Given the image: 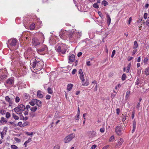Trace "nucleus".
I'll return each mask as SVG.
<instances>
[{
    "label": "nucleus",
    "instance_id": "obj_61",
    "mask_svg": "<svg viewBox=\"0 0 149 149\" xmlns=\"http://www.w3.org/2000/svg\"><path fill=\"white\" fill-rule=\"evenodd\" d=\"M15 140L18 142H20V140L17 138L15 137Z\"/></svg>",
    "mask_w": 149,
    "mask_h": 149
},
{
    "label": "nucleus",
    "instance_id": "obj_27",
    "mask_svg": "<svg viewBox=\"0 0 149 149\" xmlns=\"http://www.w3.org/2000/svg\"><path fill=\"white\" fill-rule=\"evenodd\" d=\"M0 122L1 123L3 124L5 123H6L7 122V121L5 120V119L4 117H2L1 119Z\"/></svg>",
    "mask_w": 149,
    "mask_h": 149
},
{
    "label": "nucleus",
    "instance_id": "obj_13",
    "mask_svg": "<svg viewBox=\"0 0 149 149\" xmlns=\"http://www.w3.org/2000/svg\"><path fill=\"white\" fill-rule=\"evenodd\" d=\"M96 132L94 131H90L88 132V136L90 138L95 136L96 135Z\"/></svg>",
    "mask_w": 149,
    "mask_h": 149
},
{
    "label": "nucleus",
    "instance_id": "obj_4",
    "mask_svg": "<svg viewBox=\"0 0 149 149\" xmlns=\"http://www.w3.org/2000/svg\"><path fill=\"white\" fill-rule=\"evenodd\" d=\"M68 48V46L65 44L63 43H58L55 47V50L57 52H60L62 54L65 53Z\"/></svg>",
    "mask_w": 149,
    "mask_h": 149
},
{
    "label": "nucleus",
    "instance_id": "obj_34",
    "mask_svg": "<svg viewBox=\"0 0 149 149\" xmlns=\"http://www.w3.org/2000/svg\"><path fill=\"white\" fill-rule=\"evenodd\" d=\"M35 134V133L33 132H26V135H27L31 136V137H32L33 135V134Z\"/></svg>",
    "mask_w": 149,
    "mask_h": 149
},
{
    "label": "nucleus",
    "instance_id": "obj_53",
    "mask_svg": "<svg viewBox=\"0 0 149 149\" xmlns=\"http://www.w3.org/2000/svg\"><path fill=\"white\" fill-rule=\"evenodd\" d=\"M77 70L76 69H74L73 70L72 72V74H74L76 72H77Z\"/></svg>",
    "mask_w": 149,
    "mask_h": 149
},
{
    "label": "nucleus",
    "instance_id": "obj_48",
    "mask_svg": "<svg viewBox=\"0 0 149 149\" xmlns=\"http://www.w3.org/2000/svg\"><path fill=\"white\" fill-rule=\"evenodd\" d=\"M146 25L149 26V17H148V19L146 22Z\"/></svg>",
    "mask_w": 149,
    "mask_h": 149
},
{
    "label": "nucleus",
    "instance_id": "obj_50",
    "mask_svg": "<svg viewBox=\"0 0 149 149\" xmlns=\"http://www.w3.org/2000/svg\"><path fill=\"white\" fill-rule=\"evenodd\" d=\"M148 14L147 13H145L143 16V18L145 19H146L147 18Z\"/></svg>",
    "mask_w": 149,
    "mask_h": 149
},
{
    "label": "nucleus",
    "instance_id": "obj_20",
    "mask_svg": "<svg viewBox=\"0 0 149 149\" xmlns=\"http://www.w3.org/2000/svg\"><path fill=\"white\" fill-rule=\"evenodd\" d=\"M107 23L108 25L109 26L111 23V19L110 17V16L108 15H107Z\"/></svg>",
    "mask_w": 149,
    "mask_h": 149
},
{
    "label": "nucleus",
    "instance_id": "obj_57",
    "mask_svg": "<svg viewBox=\"0 0 149 149\" xmlns=\"http://www.w3.org/2000/svg\"><path fill=\"white\" fill-rule=\"evenodd\" d=\"M148 59L147 57L145 58L143 60L144 63H146L148 61Z\"/></svg>",
    "mask_w": 149,
    "mask_h": 149
},
{
    "label": "nucleus",
    "instance_id": "obj_62",
    "mask_svg": "<svg viewBox=\"0 0 149 149\" xmlns=\"http://www.w3.org/2000/svg\"><path fill=\"white\" fill-rule=\"evenodd\" d=\"M104 128H101L100 129V131L102 133H103L104 131Z\"/></svg>",
    "mask_w": 149,
    "mask_h": 149
},
{
    "label": "nucleus",
    "instance_id": "obj_8",
    "mask_svg": "<svg viewBox=\"0 0 149 149\" xmlns=\"http://www.w3.org/2000/svg\"><path fill=\"white\" fill-rule=\"evenodd\" d=\"M79 78L81 80V83H82V85L83 86H87L89 85V81L88 80L86 79V81H85L84 74H80Z\"/></svg>",
    "mask_w": 149,
    "mask_h": 149
},
{
    "label": "nucleus",
    "instance_id": "obj_60",
    "mask_svg": "<svg viewBox=\"0 0 149 149\" xmlns=\"http://www.w3.org/2000/svg\"><path fill=\"white\" fill-rule=\"evenodd\" d=\"M59 147L58 145H56L54 147L53 149H59Z\"/></svg>",
    "mask_w": 149,
    "mask_h": 149
},
{
    "label": "nucleus",
    "instance_id": "obj_56",
    "mask_svg": "<svg viewBox=\"0 0 149 149\" xmlns=\"http://www.w3.org/2000/svg\"><path fill=\"white\" fill-rule=\"evenodd\" d=\"M137 51V49H135V50H134L133 51V52H132V56H133V55H134L135 54L136 52Z\"/></svg>",
    "mask_w": 149,
    "mask_h": 149
},
{
    "label": "nucleus",
    "instance_id": "obj_49",
    "mask_svg": "<svg viewBox=\"0 0 149 149\" xmlns=\"http://www.w3.org/2000/svg\"><path fill=\"white\" fill-rule=\"evenodd\" d=\"M116 53V51L115 50H113L112 53V54L111 55V57L113 58L114 55H115Z\"/></svg>",
    "mask_w": 149,
    "mask_h": 149
},
{
    "label": "nucleus",
    "instance_id": "obj_38",
    "mask_svg": "<svg viewBox=\"0 0 149 149\" xmlns=\"http://www.w3.org/2000/svg\"><path fill=\"white\" fill-rule=\"evenodd\" d=\"M15 102L16 103H18L19 102L20 100L19 97L18 96H16L15 98Z\"/></svg>",
    "mask_w": 149,
    "mask_h": 149
},
{
    "label": "nucleus",
    "instance_id": "obj_32",
    "mask_svg": "<svg viewBox=\"0 0 149 149\" xmlns=\"http://www.w3.org/2000/svg\"><path fill=\"white\" fill-rule=\"evenodd\" d=\"M80 114H77L75 117V121H78L79 119Z\"/></svg>",
    "mask_w": 149,
    "mask_h": 149
},
{
    "label": "nucleus",
    "instance_id": "obj_19",
    "mask_svg": "<svg viewBox=\"0 0 149 149\" xmlns=\"http://www.w3.org/2000/svg\"><path fill=\"white\" fill-rule=\"evenodd\" d=\"M42 91L40 90H38L37 92V97L40 98H42L43 97V95L42 94Z\"/></svg>",
    "mask_w": 149,
    "mask_h": 149
},
{
    "label": "nucleus",
    "instance_id": "obj_14",
    "mask_svg": "<svg viewBox=\"0 0 149 149\" xmlns=\"http://www.w3.org/2000/svg\"><path fill=\"white\" fill-rule=\"evenodd\" d=\"M75 56L72 54H71L68 57V62L69 63H72L74 62L75 60Z\"/></svg>",
    "mask_w": 149,
    "mask_h": 149
},
{
    "label": "nucleus",
    "instance_id": "obj_59",
    "mask_svg": "<svg viewBox=\"0 0 149 149\" xmlns=\"http://www.w3.org/2000/svg\"><path fill=\"white\" fill-rule=\"evenodd\" d=\"M132 17H130V18H129V20L128 21V24H130L132 21Z\"/></svg>",
    "mask_w": 149,
    "mask_h": 149
},
{
    "label": "nucleus",
    "instance_id": "obj_43",
    "mask_svg": "<svg viewBox=\"0 0 149 149\" xmlns=\"http://www.w3.org/2000/svg\"><path fill=\"white\" fill-rule=\"evenodd\" d=\"M10 116V113L9 112H7L6 113V117L7 118H9Z\"/></svg>",
    "mask_w": 149,
    "mask_h": 149
},
{
    "label": "nucleus",
    "instance_id": "obj_54",
    "mask_svg": "<svg viewBox=\"0 0 149 149\" xmlns=\"http://www.w3.org/2000/svg\"><path fill=\"white\" fill-rule=\"evenodd\" d=\"M31 138H29L28 139V140L26 141L25 142L27 143V144L31 142Z\"/></svg>",
    "mask_w": 149,
    "mask_h": 149
},
{
    "label": "nucleus",
    "instance_id": "obj_25",
    "mask_svg": "<svg viewBox=\"0 0 149 149\" xmlns=\"http://www.w3.org/2000/svg\"><path fill=\"white\" fill-rule=\"evenodd\" d=\"M37 108L36 106L31 107L30 108V110L32 112H35L37 109Z\"/></svg>",
    "mask_w": 149,
    "mask_h": 149
},
{
    "label": "nucleus",
    "instance_id": "obj_47",
    "mask_svg": "<svg viewBox=\"0 0 149 149\" xmlns=\"http://www.w3.org/2000/svg\"><path fill=\"white\" fill-rule=\"evenodd\" d=\"M135 113V112L134 111H133L132 112V119H133L134 118Z\"/></svg>",
    "mask_w": 149,
    "mask_h": 149
},
{
    "label": "nucleus",
    "instance_id": "obj_51",
    "mask_svg": "<svg viewBox=\"0 0 149 149\" xmlns=\"http://www.w3.org/2000/svg\"><path fill=\"white\" fill-rule=\"evenodd\" d=\"M46 98L47 100H49L50 99L51 96L49 95H47L46 96Z\"/></svg>",
    "mask_w": 149,
    "mask_h": 149
},
{
    "label": "nucleus",
    "instance_id": "obj_39",
    "mask_svg": "<svg viewBox=\"0 0 149 149\" xmlns=\"http://www.w3.org/2000/svg\"><path fill=\"white\" fill-rule=\"evenodd\" d=\"M93 7L97 9L99 8V6L97 3H95L93 5Z\"/></svg>",
    "mask_w": 149,
    "mask_h": 149
},
{
    "label": "nucleus",
    "instance_id": "obj_29",
    "mask_svg": "<svg viewBox=\"0 0 149 149\" xmlns=\"http://www.w3.org/2000/svg\"><path fill=\"white\" fill-rule=\"evenodd\" d=\"M5 98L6 100L8 102L12 101V100L9 98L8 96H6Z\"/></svg>",
    "mask_w": 149,
    "mask_h": 149
},
{
    "label": "nucleus",
    "instance_id": "obj_10",
    "mask_svg": "<svg viewBox=\"0 0 149 149\" xmlns=\"http://www.w3.org/2000/svg\"><path fill=\"white\" fill-rule=\"evenodd\" d=\"M123 129L120 126L118 125L116 127L115 132L118 135H121L123 133Z\"/></svg>",
    "mask_w": 149,
    "mask_h": 149
},
{
    "label": "nucleus",
    "instance_id": "obj_15",
    "mask_svg": "<svg viewBox=\"0 0 149 149\" xmlns=\"http://www.w3.org/2000/svg\"><path fill=\"white\" fill-rule=\"evenodd\" d=\"M47 48L46 45L43 46L41 48H39L37 50V52L39 53L40 52H42L45 51H47Z\"/></svg>",
    "mask_w": 149,
    "mask_h": 149
},
{
    "label": "nucleus",
    "instance_id": "obj_18",
    "mask_svg": "<svg viewBox=\"0 0 149 149\" xmlns=\"http://www.w3.org/2000/svg\"><path fill=\"white\" fill-rule=\"evenodd\" d=\"M131 65V63H129L128 65L127 68H124L123 69L124 71H125L126 72H128L130 71V67Z\"/></svg>",
    "mask_w": 149,
    "mask_h": 149
},
{
    "label": "nucleus",
    "instance_id": "obj_12",
    "mask_svg": "<svg viewBox=\"0 0 149 149\" xmlns=\"http://www.w3.org/2000/svg\"><path fill=\"white\" fill-rule=\"evenodd\" d=\"M7 127H5L3 129V131L0 132L1 137L2 139H3V138L5 136L7 132Z\"/></svg>",
    "mask_w": 149,
    "mask_h": 149
},
{
    "label": "nucleus",
    "instance_id": "obj_17",
    "mask_svg": "<svg viewBox=\"0 0 149 149\" xmlns=\"http://www.w3.org/2000/svg\"><path fill=\"white\" fill-rule=\"evenodd\" d=\"M35 104H36L38 107V109H39V107H40L42 106V102L40 101L37 99H35Z\"/></svg>",
    "mask_w": 149,
    "mask_h": 149
},
{
    "label": "nucleus",
    "instance_id": "obj_55",
    "mask_svg": "<svg viewBox=\"0 0 149 149\" xmlns=\"http://www.w3.org/2000/svg\"><path fill=\"white\" fill-rule=\"evenodd\" d=\"M31 107L29 105H27L26 106V107H25V109H26V110H28L29 109H30Z\"/></svg>",
    "mask_w": 149,
    "mask_h": 149
},
{
    "label": "nucleus",
    "instance_id": "obj_26",
    "mask_svg": "<svg viewBox=\"0 0 149 149\" xmlns=\"http://www.w3.org/2000/svg\"><path fill=\"white\" fill-rule=\"evenodd\" d=\"M24 99L25 100H27L29 99V95L27 93H25L24 95Z\"/></svg>",
    "mask_w": 149,
    "mask_h": 149
},
{
    "label": "nucleus",
    "instance_id": "obj_64",
    "mask_svg": "<svg viewBox=\"0 0 149 149\" xmlns=\"http://www.w3.org/2000/svg\"><path fill=\"white\" fill-rule=\"evenodd\" d=\"M86 64L87 65L90 66L91 65L90 62L89 61H87L86 62Z\"/></svg>",
    "mask_w": 149,
    "mask_h": 149
},
{
    "label": "nucleus",
    "instance_id": "obj_3",
    "mask_svg": "<svg viewBox=\"0 0 149 149\" xmlns=\"http://www.w3.org/2000/svg\"><path fill=\"white\" fill-rule=\"evenodd\" d=\"M39 38H34L32 39V42L35 46H37L39 45L41 42H44L45 38L44 35L42 33H38Z\"/></svg>",
    "mask_w": 149,
    "mask_h": 149
},
{
    "label": "nucleus",
    "instance_id": "obj_63",
    "mask_svg": "<svg viewBox=\"0 0 149 149\" xmlns=\"http://www.w3.org/2000/svg\"><path fill=\"white\" fill-rule=\"evenodd\" d=\"M139 84V79L138 78L137 79L136 81V84L138 85Z\"/></svg>",
    "mask_w": 149,
    "mask_h": 149
},
{
    "label": "nucleus",
    "instance_id": "obj_24",
    "mask_svg": "<svg viewBox=\"0 0 149 149\" xmlns=\"http://www.w3.org/2000/svg\"><path fill=\"white\" fill-rule=\"evenodd\" d=\"M134 46L133 48L134 49H136L138 47V44L136 41H135L134 42Z\"/></svg>",
    "mask_w": 149,
    "mask_h": 149
},
{
    "label": "nucleus",
    "instance_id": "obj_7",
    "mask_svg": "<svg viewBox=\"0 0 149 149\" xmlns=\"http://www.w3.org/2000/svg\"><path fill=\"white\" fill-rule=\"evenodd\" d=\"M75 136V134L73 133H71L66 136L64 139V142L65 143L69 142Z\"/></svg>",
    "mask_w": 149,
    "mask_h": 149
},
{
    "label": "nucleus",
    "instance_id": "obj_5",
    "mask_svg": "<svg viewBox=\"0 0 149 149\" xmlns=\"http://www.w3.org/2000/svg\"><path fill=\"white\" fill-rule=\"evenodd\" d=\"M17 40L15 38L9 40L8 43V47L11 50H14L17 49Z\"/></svg>",
    "mask_w": 149,
    "mask_h": 149
},
{
    "label": "nucleus",
    "instance_id": "obj_28",
    "mask_svg": "<svg viewBox=\"0 0 149 149\" xmlns=\"http://www.w3.org/2000/svg\"><path fill=\"white\" fill-rule=\"evenodd\" d=\"M35 28V24L32 23L29 26V29L31 30H33Z\"/></svg>",
    "mask_w": 149,
    "mask_h": 149
},
{
    "label": "nucleus",
    "instance_id": "obj_44",
    "mask_svg": "<svg viewBox=\"0 0 149 149\" xmlns=\"http://www.w3.org/2000/svg\"><path fill=\"white\" fill-rule=\"evenodd\" d=\"M136 122L135 120H134L133 122V128H136Z\"/></svg>",
    "mask_w": 149,
    "mask_h": 149
},
{
    "label": "nucleus",
    "instance_id": "obj_45",
    "mask_svg": "<svg viewBox=\"0 0 149 149\" xmlns=\"http://www.w3.org/2000/svg\"><path fill=\"white\" fill-rule=\"evenodd\" d=\"M11 148L12 149H17L18 148V147L15 145H12L11 146Z\"/></svg>",
    "mask_w": 149,
    "mask_h": 149
},
{
    "label": "nucleus",
    "instance_id": "obj_33",
    "mask_svg": "<svg viewBox=\"0 0 149 149\" xmlns=\"http://www.w3.org/2000/svg\"><path fill=\"white\" fill-rule=\"evenodd\" d=\"M47 92L49 94H52L53 93V91L52 88L50 87H48L47 88Z\"/></svg>",
    "mask_w": 149,
    "mask_h": 149
},
{
    "label": "nucleus",
    "instance_id": "obj_11",
    "mask_svg": "<svg viewBox=\"0 0 149 149\" xmlns=\"http://www.w3.org/2000/svg\"><path fill=\"white\" fill-rule=\"evenodd\" d=\"M14 83V79L13 77L8 78L6 81V84L12 86Z\"/></svg>",
    "mask_w": 149,
    "mask_h": 149
},
{
    "label": "nucleus",
    "instance_id": "obj_40",
    "mask_svg": "<svg viewBox=\"0 0 149 149\" xmlns=\"http://www.w3.org/2000/svg\"><path fill=\"white\" fill-rule=\"evenodd\" d=\"M114 139V137L113 135L109 139V141L110 142L113 141Z\"/></svg>",
    "mask_w": 149,
    "mask_h": 149
},
{
    "label": "nucleus",
    "instance_id": "obj_42",
    "mask_svg": "<svg viewBox=\"0 0 149 149\" xmlns=\"http://www.w3.org/2000/svg\"><path fill=\"white\" fill-rule=\"evenodd\" d=\"M126 76L125 74H123L122 76V80L123 81H124L126 79Z\"/></svg>",
    "mask_w": 149,
    "mask_h": 149
},
{
    "label": "nucleus",
    "instance_id": "obj_30",
    "mask_svg": "<svg viewBox=\"0 0 149 149\" xmlns=\"http://www.w3.org/2000/svg\"><path fill=\"white\" fill-rule=\"evenodd\" d=\"M6 113V111L3 109H0V114L2 115H4Z\"/></svg>",
    "mask_w": 149,
    "mask_h": 149
},
{
    "label": "nucleus",
    "instance_id": "obj_58",
    "mask_svg": "<svg viewBox=\"0 0 149 149\" xmlns=\"http://www.w3.org/2000/svg\"><path fill=\"white\" fill-rule=\"evenodd\" d=\"M79 73L80 74H83L82 72V71L81 69H79Z\"/></svg>",
    "mask_w": 149,
    "mask_h": 149
},
{
    "label": "nucleus",
    "instance_id": "obj_31",
    "mask_svg": "<svg viewBox=\"0 0 149 149\" xmlns=\"http://www.w3.org/2000/svg\"><path fill=\"white\" fill-rule=\"evenodd\" d=\"M36 101L35 99L32 100L30 102L29 104L31 105L32 106H33L35 104Z\"/></svg>",
    "mask_w": 149,
    "mask_h": 149
},
{
    "label": "nucleus",
    "instance_id": "obj_23",
    "mask_svg": "<svg viewBox=\"0 0 149 149\" xmlns=\"http://www.w3.org/2000/svg\"><path fill=\"white\" fill-rule=\"evenodd\" d=\"M73 84H68L67 86V89L68 90L70 91L72 89L73 87Z\"/></svg>",
    "mask_w": 149,
    "mask_h": 149
},
{
    "label": "nucleus",
    "instance_id": "obj_37",
    "mask_svg": "<svg viewBox=\"0 0 149 149\" xmlns=\"http://www.w3.org/2000/svg\"><path fill=\"white\" fill-rule=\"evenodd\" d=\"M145 73L146 75H149V68H146L145 71Z\"/></svg>",
    "mask_w": 149,
    "mask_h": 149
},
{
    "label": "nucleus",
    "instance_id": "obj_6",
    "mask_svg": "<svg viewBox=\"0 0 149 149\" xmlns=\"http://www.w3.org/2000/svg\"><path fill=\"white\" fill-rule=\"evenodd\" d=\"M25 110V107L23 104L18 105L17 107L14 109V111L17 114L21 115Z\"/></svg>",
    "mask_w": 149,
    "mask_h": 149
},
{
    "label": "nucleus",
    "instance_id": "obj_22",
    "mask_svg": "<svg viewBox=\"0 0 149 149\" xmlns=\"http://www.w3.org/2000/svg\"><path fill=\"white\" fill-rule=\"evenodd\" d=\"M24 56L25 58L29 59L31 57V56L29 54V53L28 51L27 52L25 53Z\"/></svg>",
    "mask_w": 149,
    "mask_h": 149
},
{
    "label": "nucleus",
    "instance_id": "obj_1",
    "mask_svg": "<svg viewBox=\"0 0 149 149\" xmlns=\"http://www.w3.org/2000/svg\"><path fill=\"white\" fill-rule=\"evenodd\" d=\"M82 34V32L80 31L75 30L74 31L73 29L68 31L63 30L60 32L59 36L64 40L74 41L79 39Z\"/></svg>",
    "mask_w": 149,
    "mask_h": 149
},
{
    "label": "nucleus",
    "instance_id": "obj_21",
    "mask_svg": "<svg viewBox=\"0 0 149 149\" xmlns=\"http://www.w3.org/2000/svg\"><path fill=\"white\" fill-rule=\"evenodd\" d=\"M27 122H26L23 124L21 122H19L18 123L17 125L21 127H23L25 125V124L26 125H27Z\"/></svg>",
    "mask_w": 149,
    "mask_h": 149
},
{
    "label": "nucleus",
    "instance_id": "obj_9",
    "mask_svg": "<svg viewBox=\"0 0 149 149\" xmlns=\"http://www.w3.org/2000/svg\"><path fill=\"white\" fill-rule=\"evenodd\" d=\"M6 70L5 69H2L0 70V83L1 82L3 81L6 77L7 76L5 74H2V73L6 71Z\"/></svg>",
    "mask_w": 149,
    "mask_h": 149
},
{
    "label": "nucleus",
    "instance_id": "obj_41",
    "mask_svg": "<svg viewBox=\"0 0 149 149\" xmlns=\"http://www.w3.org/2000/svg\"><path fill=\"white\" fill-rule=\"evenodd\" d=\"M130 92L129 91H128L127 92L125 96L126 98H128L130 94Z\"/></svg>",
    "mask_w": 149,
    "mask_h": 149
},
{
    "label": "nucleus",
    "instance_id": "obj_52",
    "mask_svg": "<svg viewBox=\"0 0 149 149\" xmlns=\"http://www.w3.org/2000/svg\"><path fill=\"white\" fill-rule=\"evenodd\" d=\"M140 102H138L137 104L136 107V108L138 109H139V108L140 107Z\"/></svg>",
    "mask_w": 149,
    "mask_h": 149
},
{
    "label": "nucleus",
    "instance_id": "obj_36",
    "mask_svg": "<svg viewBox=\"0 0 149 149\" xmlns=\"http://www.w3.org/2000/svg\"><path fill=\"white\" fill-rule=\"evenodd\" d=\"M102 4L106 6L108 4V3L106 1L104 0L102 1Z\"/></svg>",
    "mask_w": 149,
    "mask_h": 149
},
{
    "label": "nucleus",
    "instance_id": "obj_2",
    "mask_svg": "<svg viewBox=\"0 0 149 149\" xmlns=\"http://www.w3.org/2000/svg\"><path fill=\"white\" fill-rule=\"evenodd\" d=\"M30 65L35 70H40L44 66V63L42 60L38 58H33L30 61Z\"/></svg>",
    "mask_w": 149,
    "mask_h": 149
},
{
    "label": "nucleus",
    "instance_id": "obj_46",
    "mask_svg": "<svg viewBox=\"0 0 149 149\" xmlns=\"http://www.w3.org/2000/svg\"><path fill=\"white\" fill-rule=\"evenodd\" d=\"M122 115L123 116V118L122 119V121L123 122H124V121H125V120L126 119V116H125V115H124L123 114Z\"/></svg>",
    "mask_w": 149,
    "mask_h": 149
},
{
    "label": "nucleus",
    "instance_id": "obj_16",
    "mask_svg": "<svg viewBox=\"0 0 149 149\" xmlns=\"http://www.w3.org/2000/svg\"><path fill=\"white\" fill-rule=\"evenodd\" d=\"M124 142V140L123 139L121 138L118 140L117 143L115 146L116 148L118 147L121 145Z\"/></svg>",
    "mask_w": 149,
    "mask_h": 149
},
{
    "label": "nucleus",
    "instance_id": "obj_35",
    "mask_svg": "<svg viewBox=\"0 0 149 149\" xmlns=\"http://www.w3.org/2000/svg\"><path fill=\"white\" fill-rule=\"evenodd\" d=\"M13 117L14 118L15 120H18L19 119V117L18 116H17L15 114L13 113L12 114Z\"/></svg>",
    "mask_w": 149,
    "mask_h": 149
}]
</instances>
